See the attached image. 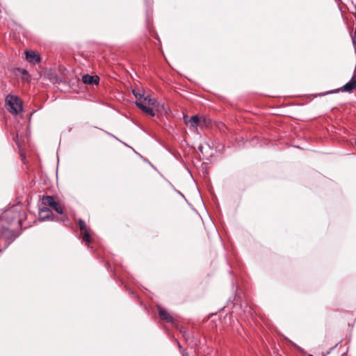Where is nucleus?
<instances>
[{"mask_svg":"<svg viewBox=\"0 0 356 356\" xmlns=\"http://www.w3.org/2000/svg\"><path fill=\"white\" fill-rule=\"evenodd\" d=\"M22 228L20 212L13 207L0 216V253L5 250L19 235Z\"/></svg>","mask_w":356,"mask_h":356,"instance_id":"f257e3e1","label":"nucleus"},{"mask_svg":"<svg viewBox=\"0 0 356 356\" xmlns=\"http://www.w3.org/2000/svg\"><path fill=\"white\" fill-rule=\"evenodd\" d=\"M6 106L12 114L17 115L22 111V102L20 99L15 95H8L6 97Z\"/></svg>","mask_w":356,"mask_h":356,"instance_id":"f03ea898","label":"nucleus"},{"mask_svg":"<svg viewBox=\"0 0 356 356\" xmlns=\"http://www.w3.org/2000/svg\"><path fill=\"white\" fill-rule=\"evenodd\" d=\"M354 90H356V74L353 75L351 79L346 83L343 86L338 89L330 90L323 94H319V96H323L328 94L337 93L338 92H351Z\"/></svg>","mask_w":356,"mask_h":356,"instance_id":"7ed1b4c3","label":"nucleus"},{"mask_svg":"<svg viewBox=\"0 0 356 356\" xmlns=\"http://www.w3.org/2000/svg\"><path fill=\"white\" fill-rule=\"evenodd\" d=\"M42 203L44 206L51 207L59 214L63 213V207L59 202H56L52 196L44 195L42 197Z\"/></svg>","mask_w":356,"mask_h":356,"instance_id":"20e7f679","label":"nucleus"},{"mask_svg":"<svg viewBox=\"0 0 356 356\" xmlns=\"http://www.w3.org/2000/svg\"><path fill=\"white\" fill-rule=\"evenodd\" d=\"M184 123L189 127V128L193 131H197V127H200V117L197 115H193L189 118L188 115H185L183 118Z\"/></svg>","mask_w":356,"mask_h":356,"instance_id":"39448f33","label":"nucleus"},{"mask_svg":"<svg viewBox=\"0 0 356 356\" xmlns=\"http://www.w3.org/2000/svg\"><path fill=\"white\" fill-rule=\"evenodd\" d=\"M26 59L31 63H38L40 62V55L34 51H25Z\"/></svg>","mask_w":356,"mask_h":356,"instance_id":"423d86ee","label":"nucleus"},{"mask_svg":"<svg viewBox=\"0 0 356 356\" xmlns=\"http://www.w3.org/2000/svg\"><path fill=\"white\" fill-rule=\"evenodd\" d=\"M158 313H159V316L160 318L162 321H165L167 323H173L174 322V318L164 308L159 307V308H158Z\"/></svg>","mask_w":356,"mask_h":356,"instance_id":"0eeeda50","label":"nucleus"},{"mask_svg":"<svg viewBox=\"0 0 356 356\" xmlns=\"http://www.w3.org/2000/svg\"><path fill=\"white\" fill-rule=\"evenodd\" d=\"M136 105L145 113L152 117L155 115L154 110L147 104H145L143 102H136Z\"/></svg>","mask_w":356,"mask_h":356,"instance_id":"6e6552de","label":"nucleus"},{"mask_svg":"<svg viewBox=\"0 0 356 356\" xmlns=\"http://www.w3.org/2000/svg\"><path fill=\"white\" fill-rule=\"evenodd\" d=\"M53 216L52 211L46 206L43 208L40 209L39 219L40 220H46L51 218Z\"/></svg>","mask_w":356,"mask_h":356,"instance_id":"1a4fd4ad","label":"nucleus"},{"mask_svg":"<svg viewBox=\"0 0 356 356\" xmlns=\"http://www.w3.org/2000/svg\"><path fill=\"white\" fill-rule=\"evenodd\" d=\"M82 81L86 84L97 85L99 82V77L97 75L85 74L82 76Z\"/></svg>","mask_w":356,"mask_h":356,"instance_id":"9d476101","label":"nucleus"},{"mask_svg":"<svg viewBox=\"0 0 356 356\" xmlns=\"http://www.w3.org/2000/svg\"><path fill=\"white\" fill-rule=\"evenodd\" d=\"M13 140L15 142L16 145L18 146L19 148H21L22 147L23 143H24V138L23 136L21 135L19 136L18 134H16L13 136Z\"/></svg>","mask_w":356,"mask_h":356,"instance_id":"9b49d317","label":"nucleus"},{"mask_svg":"<svg viewBox=\"0 0 356 356\" xmlns=\"http://www.w3.org/2000/svg\"><path fill=\"white\" fill-rule=\"evenodd\" d=\"M82 240L86 243H89L92 241V237L90 235V229L82 232Z\"/></svg>","mask_w":356,"mask_h":356,"instance_id":"f8f14e48","label":"nucleus"},{"mask_svg":"<svg viewBox=\"0 0 356 356\" xmlns=\"http://www.w3.org/2000/svg\"><path fill=\"white\" fill-rule=\"evenodd\" d=\"M132 93H133V95H134V97L136 99V102H140V101H142V99L143 98V96H144V94H145L144 92H141L138 89H133L132 90Z\"/></svg>","mask_w":356,"mask_h":356,"instance_id":"ddd939ff","label":"nucleus"},{"mask_svg":"<svg viewBox=\"0 0 356 356\" xmlns=\"http://www.w3.org/2000/svg\"><path fill=\"white\" fill-rule=\"evenodd\" d=\"M77 223H78L79 228L81 232L89 229L87 227V225L83 220L79 218L78 220Z\"/></svg>","mask_w":356,"mask_h":356,"instance_id":"4468645a","label":"nucleus"},{"mask_svg":"<svg viewBox=\"0 0 356 356\" xmlns=\"http://www.w3.org/2000/svg\"><path fill=\"white\" fill-rule=\"evenodd\" d=\"M200 127L202 126H207L208 124V120L206 117H201L200 118Z\"/></svg>","mask_w":356,"mask_h":356,"instance_id":"2eb2a0df","label":"nucleus"},{"mask_svg":"<svg viewBox=\"0 0 356 356\" xmlns=\"http://www.w3.org/2000/svg\"><path fill=\"white\" fill-rule=\"evenodd\" d=\"M149 99H151V97L149 95H144L143 98L142 99V102H143L145 104H147L149 103Z\"/></svg>","mask_w":356,"mask_h":356,"instance_id":"dca6fc26","label":"nucleus"},{"mask_svg":"<svg viewBox=\"0 0 356 356\" xmlns=\"http://www.w3.org/2000/svg\"><path fill=\"white\" fill-rule=\"evenodd\" d=\"M156 99L155 98H151L149 99V103L147 104V105L149 106H155V104H156Z\"/></svg>","mask_w":356,"mask_h":356,"instance_id":"f3484780","label":"nucleus"},{"mask_svg":"<svg viewBox=\"0 0 356 356\" xmlns=\"http://www.w3.org/2000/svg\"><path fill=\"white\" fill-rule=\"evenodd\" d=\"M352 39H353V43H356V26H355V31L354 35L352 37Z\"/></svg>","mask_w":356,"mask_h":356,"instance_id":"a211bd4d","label":"nucleus"},{"mask_svg":"<svg viewBox=\"0 0 356 356\" xmlns=\"http://www.w3.org/2000/svg\"><path fill=\"white\" fill-rule=\"evenodd\" d=\"M181 332L183 333V336L186 337V331L181 330Z\"/></svg>","mask_w":356,"mask_h":356,"instance_id":"6ab92c4d","label":"nucleus"},{"mask_svg":"<svg viewBox=\"0 0 356 356\" xmlns=\"http://www.w3.org/2000/svg\"><path fill=\"white\" fill-rule=\"evenodd\" d=\"M154 38L160 42L159 37L158 36V35L156 33H155Z\"/></svg>","mask_w":356,"mask_h":356,"instance_id":"aec40b11","label":"nucleus"},{"mask_svg":"<svg viewBox=\"0 0 356 356\" xmlns=\"http://www.w3.org/2000/svg\"><path fill=\"white\" fill-rule=\"evenodd\" d=\"M337 345H338V343H337L334 347H332V348L330 349V351H328V352L327 353V354H330V351H331L332 350H333L335 347H337Z\"/></svg>","mask_w":356,"mask_h":356,"instance_id":"412c9836","label":"nucleus"},{"mask_svg":"<svg viewBox=\"0 0 356 356\" xmlns=\"http://www.w3.org/2000/svg\"><path fill=\"white\" fill-rule=\"evenodd\" d=\"M22 74H24V75L29 76L28 72L26 71V70H23Z\"/></svg>","mask_w":356,"mask_h":356,"instance_id":"4be33fe9","label":"nucleus"},{"mask_svg":"<svg viewBox=\"0 0 356 356\" xmlns=\"http://www.w3.org/2000/svg\"><path fill=\"white\" fill-rule=\"evenodd\" d=\"M347 352H348V350L346 353H343L341 355V356H347Z\"/></svg>","mask_w":356,"mask_h":356,"instance_id":"5701e85b","label":"nucleus"},{"mask_svg":"<svg viewBox=\"0 0 356 356\" xmlns=\"http://www.w3.org/2000/svg\"><path fill=\"white\" fill-rule=\"evenodd\" d=\"M199 149H200V151L202 152V146H200V147H199Z\"/></svg>","mask_w":356,"mask_h":356,"instance_id":"b1692460","label":"nucleus"},{"mask_svg":"<svg viewBox=\"0 0 356 356\" xmlns=\"http://www.w3.org/2000/svg\"><path fill=\"white\" fill-rule=\"evenodd\" d=\"M182 355H183V356H186V355H188V354H187L186 353H185V352H184Z\"/></svg>","mask_w":356,"mask_h":356,"instance_id":"393cba45","label":"nucleus"},{"mask_svg":"<svg viewBox=\"0 0 356 356\" xmlns=\"http://www.w3.org/2000/svg\"><path fill=\"white\" fill-rule=\"evenodd\" d=\"M309 356H314V355H309Z\"/></svg>","mask_w":356,"mask_h":356,"instance_id":"a878e982","label":"nucleus"}]
</instances>
